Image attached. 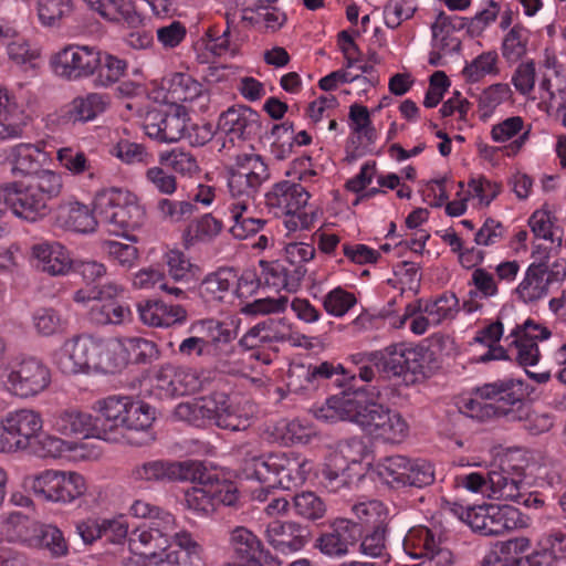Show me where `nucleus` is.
<instances>
[{
  "instance_id": "obj_1",
  "label": "nucleus",
  "mask_w": 566,
  "mask_h": 566,
  "mask_svg": "<svg viewBox=\"0 0 566 566\" xmlns=\"http://www.w3.org/2000/svg\"><path fill=\"white\" fill-rule=\"evenodd\" d=\"M385 386L353 385V392L328 398L315 416L327 422L348 420L376 438L400 442L407 437L409 427L398 411L376 401Z\"/></svg>"
},
{
  "instance_id": "obj_2",
  "label": "nucleus",
  "mask_w": 566,
  "mask_h": 566,
  "mask_svg": "<svg viewBox=\"0 0 566 566\" xmlns=\"http://www.w3.org/2000/svg\"><path fill=\"white\" fill-rule=\"evenodd\" d=\"M434 354L424 346L395 344L381 350L357 353L350 360L357 365L356 381L367 385H386L388 380L401 379L406 385L427 378L434 363Z\"/></svg>"
},
{
  "instance_id": "obj_3",
  "label": "nucleus",
  "mask_w": 566,
  "mask_h": 566,
  "mask_svg": "<svg viewBox=\"0 0 566 566\" xmlns=\"http://www.w3.org/2000/svg\"><path fill=\"white\" fill-rule=\"evenodd\" d=\"M130 513L148 520V523L136 527L128 538L130 551H140V555L146 558L165 559V554L171 551L169 548L172 545L178 547L176 537L180 534H187L195 539L190 532L177 531L176 517L159 506L136 500L130 506Z\"/></svg>"
},
{
  "instance_id": "obj_4",
  "label": "nucleus",
  "mask_w": 566,
  "mask_h": 566,
  "mask_svg": "<svg viewBox=\"0 0 566 566\" xmlns=\"http://www.w3.org/2000/svg\"><path fill=\"white\" fill-rule=\"evenodd\" d=\"M94 211L107 230L116 235L138 229L146 221L145 208L118 188L98 191L94 199Z\"/></svg>"
},
{
  "instance_id": "obj_5",
  "label": "nucleus",
  "mask_w": 566,
  "mask_h": 566,
  "mask_svg": "<svg viewBox=\"0 0 566 566\" xmlns=\"http://www.w3.org/2000/svg\"><path fill=\"white\" fill-rule=\"evenodd\" d=\"M364 442L353 438L339 444V450L332 453L322 469V485L332 493L350 489L364 476L361 457Z\"/></svg>"
},
{
  "instance_id": "obj_6",
  "label": "nucleus",
  "mask_w": 566,
  "mask_h": 566,
  "mask_svg": "<svg viewBox=\"0 0 566 566\" xmlns=\"http://www.w3.org/2000/svg\"><path fill=\"white\" fill-rule=\"evenodd\" d=\"M474 394L483 400L492 401L482 408L488 417H503L509 421V419L527 415V401L524 399L526 389L523 380L497 379L476 387Z\"/></svg>"
},
{
  "instance_id": "obj_7",
  "label": "nucleus",
  "mask_w": 566,
  "mask_h": 566,
  "mask_svg": "<svg viewBox=\"0 0 566 566\" xmlns=\"http://www.w3.org/2000/svg\"><path fill=\"white\" fill-rule=\"evenodd\" d=\"M228 190L237 202H253L262 185L270 179V170L258 154L239 155L227 167Z\"/></svg>"
},
{
  "instance_id": "obj_8",
  "label": "nucleus",
  "mask_w": 566,
  "mask_h": 566,
  "mask_svg": "<svg viewBox=\"0 0 566 566\" xmlns=\"http://www.w3.org/2000/svg\"><path fill=\"white\" fill-rule=\"evenodd\" d=\"M42 418L32 409L10 411L1 420L0 451L17 452L33 444L42 429Z\"/></svg>"
},
{
  "instance_id": "obj_9",
  "label": "nucleus",
  "mask_w": 566,
  "mask_h": 566,
  "mask_svg": "<svg viewBox=\"0 0 566 566\" xmlns=\"http://www.w3.org/2000/svg\"><path fill=\"white\" fill-rule=\"evenodd\" d=\"M197 461L149 460L135 464L129 479L138 484H166L179 480H193L200 470Z\"/></svg>"
},
{
  "instance_id": "obj_10",
  "label": "nucleus",
  "mask_w": 566,
  "mask_h": 566,
  "mask_svg": "<svg viewBox=\"0 0 566 566\" xmlns=\"http://www.w3.org/2000/svg\"><path fill=\"white\" fill-rule=\"evenodd\" d=\"M233 455L247 479L275 486L279 452H264L259 440H251L237 444Z\"/></svg>"
},
{
  "instance_id": "obj_11",
  "label": "nucleus",
  "mask_w": 566,
  "mask_h": 566,
  "mask_svg": "<svg viewBox=\"0 0 566 566\" xmlns=\"http://www.w3.org/2000/svg\"><path fill=\"white\" fill-rule=\"evenodd\" d=\"M465 522L474 533L497 536L521 525V513L511 505H482L470 509Z\"/></svg>"
},
{
  "instance_id": "obj_12",
  "label": "nucleus",
  "mask_w": 566,
  "mask_h": 566,
  "mask_svg": "<svg viewBox=\"0 0 566 566\" xmlns=\"http://www.w3.org/2000/svg\"><path fill=\"white\" fill-rule=\"evenodd\" d=\"M324 380H333L336 386L344 388L340 396L353 392L350 387L356 385L355 375H350L340 364L329 361L307 367L300 365L289 371V386L293 387V390L316 388Z\"/></svg>"
},
{
  "instance_id": "obj_13",
  "label": "nucleus",
  "mask_w": 566,
  "mask_h": 566,
  "mask_svg": "<svg viewBox=\"0 0 566 566\" xmlns=\"http://www.w3.org/2000/svg\"><path fill=\"white\" fill-rule=\"evenodd\" d=\"M50 382V369L40 359L30 356L22 358L12 367L6 385L12 395L29 398L45 390Z\"/></svg>"
},
{
  "instance_id": "obj_14",
  "label": "nucleus",
  "mask_w": 566,
  "mask_h": 566,
  "mask_svg": "<svg viewBox=\"0 0 566 566\" xmlns=\"http://www.w3.org/2000/svg\"><path fill=\"white\" fill-rule=\"evenodd\" d=\"M99 62V50L87 45H67L52 59V66L59 76L69 81L91 77Z\"/></svg>"
},
{
  "instance_id": "obj_15",
  "label": "nucleus",
  "mask_w": 566,
  "mask_h": 566,
  "mask_svg": "<svg viewBox=\"0 0 566 566\" xmlns=\"http://www.w3.org/2000/svg\"><path fill=\"white\" fill-rule=\"evenodd\" d=\"M8 207L18 218L36 222L46 217L51 209L49 201L38 192L31 184L12 181L1 185Z\"/></svg>"
},
{
  "instance_id": "obj_16",
  "label": "nucleus",
  "mask_w": 566,
  "mask_h": 566,
  "mask_svg": "<svg viewBox=\"0 0 566 566\" xmlns=\"http://www.w3.org/2000/svg\"><path fill=\"white\" fill-rule=\"evenodd\" d=\"M363 535V525L348 518H336L315 539L314 547L331 558H343Z\"/></svg>"
},
{
  "instance_id": "obj_17",
  "label": "nucleus",
  "mask_w": 566,
  "mask_h": 566,
  "mask_svg": "<svg viewBox=\"0 0 566 566\" xmlns=\"http://www.w3.org/2000/svg\"><path fill=\"white\" fill-rule=\"evenodd\" d=\"M73 525L74 533L85 546H92L103 538L112 544L122 545L128 535V523L122 515L112 518L90 515L75 521Z\"/></svg>"
},
{
  "instance_id": "obj_18",
  "label": "nucleus",
  "mask_w": 566,
  "mask_h": 566,
  "mask_svg": "<svg viewBox=\"0 0 566 566\" xmlns=\"http://www.w3.org/2000/svg\"><path fill=\"white\" fill-rule=\"evenodd\" d=\"M72 270L81 275L86 284L74 293L73 300L76 303L109 300L120 292L119 286L113 282L101 284V280L106 275V266L103 263L93 260L73 261Z\"/></svg>"
},
{
  "instance_id": "obj_19",
  "label": "nucleus",
  "mask_w": 566,
  "mask_h": 566,
  "mask_svg": "<svg viewBox=\"0 0 566 566\" xmlns=\"http://www.w3.org/2000/svg\"><path fill=\"white\" fill-rule=\"evenodd\" d=\"M178 549L165 554V559L154 560L135 552L136 556L123 559V566H206L203 547L187 534L176 537Z\"/></svg>"
},
{
  "instance_id": "obj_20",
  "label": "nucleus",
  "mask_w": 566,
  "mask_h": 566,
  "mask_svg": "<svg viewBox=\"0 0 566 566\" xmlns=\"http://www.w3.org/2000/svg\"><path fill=\"white\" fill-rule=\"evenodd\" d=\"M129 397L109 396L94 403L97 439L117 442L124 437L123 420Z\"/></svg>"
},
{
  "instance_id": "obj_21",
  "label": "nucleus",
  "mask_w": 566,
  "mask_h": 566,
  "mask_svg": "<svg viewBox=\"0 0 566 566\" xmlns=\"http://www.w3.org/2000/svg\"><path fill=\"white\" fill-rule=\"evenodd\" d=\"M228 546L232 557L243 566L279 565L276 558L264 551L261 539L244 526H235L229 532Z\"/></svg>"
},
{
  "instance_id": "obj_22",
  "label": "nucleus",
  "mask_w": 566,
  "mask_h": 566,
  "mask_svg": "<svg viewBox=\"0 0 566 566\" xmlns=\"http://www.w3.org/2000/svg\"><path fill=\"white\" fill-rule=\"evenodd\" d=\"M188 120V114L181 107L171 113L153 109L145 116L144 129L150 138L163 143H175L185 136Z\"/></svg>"
},
{
  "instance_id": "obj_23",
  "label": "nucleus",
  "mask_w": 566,
  "mask_h": 566,
  "mask_svg": "<svg viewBox=\"0 0 566 566\" xmlns=\"http://www.w3.org/2000/svg\"><path fill=\"white\" fill-rule=\"evenodd\" d=\"M218 129L231 142L247 140L261 132L260 114L249 106H232L221 113Z\"/></svg>"
},
{
  "instance_id": "obj_24",
  "label": "nucleus",
  "mask_w": 566,
  "mask_h": 566,
  "mask_svg": "<svg viewBox=\"0 0 566 566\" xmlns=\"http://www.w3.org/2000/svg\"><path fill=\"white\" fill-rule=\"evenodd\" d=\"M92 337L78 336L66 340L53 354V364L65 375H75L92 368Z\"/></svg>"
},
{
  "instance_id": "obj_25",
  "label": "nucleus",
  "mask_w": 566,
  "mask_h": 566,
  "mask_svg": "<svg viewBox=\"0 0 566 566\" xmlns=\"http://www.w3.org/2000/svg\"><path fill=\"white\" fill-rule=\"evenodd\" d=\"M211 423L231 431L247 430L251 423V415L227 394L216 391L211 394Z\"/></svg>"
},
{
  "instance_id": "obj_26",
  "label": "nucleus",
  "mask_w": 566,
  "mask_h": 566,
  "mask_svg": "<svg viewBox=\"0 0 566 566\" xmlns=\"http://www.w3.org/2000/svg\"><path fill=\"white\" fill-rule=\"evenodd\" d=\"M310 199V193L301 185L291 180L276 182L265 193V205L274 216L281 217L303 209Z\"/></svg>"
},
{
  "instance_id": "obj_27",
  "label": "nucleus",
  "mask_w": 566,
  "mask_h": 566,
  "mask_svg": "<svg viewBox=\"0 0 566 566\" xmlns=\"http://www.w3.org/2000/svg\"><path fill=\"white\" fill-rule=\"evenodd\" d=\"M310 537V527L293 521H274L271 522L265 530L268 543L282 553L302 549Z\"/></svg>"
},
{
  "instance_id": "obj_28",
  "label": "nucleus",
  "mask_w": 566,
  "mask_h": 566,
  "mask_svg": "<svg viewBox=\"0 0 566 566\" xmlns=\"http://www.w3.org/2000/svg\"><path fill=\"white\" fill-rule=\"evenodd\" d=\"M31 253L36 261V268L50 275H65L72 270L73 260L69 251L56 241L36 243Z\"/></svg>"
},
{
  "instance_id": "obj_29",
  "label": "nucleus",
  "mask_w": 566,
  "mask_h": 566,
  "mask_svg": "<svg viewBox=\"0 0 566 566\" xmlns=\"http://www.w3.org/2000/svg\"><path fill=\"white\" fill-rule=\"evenodd\" d=\"M140 321L154 327H170L186 319L187 312L180 305H168L163 301L146 300L137 304Z\"/></svg>"
},
{
  "instance_id": "obj_30",
  "label": "nucleus",
  "mask_w": 566,
  "mask_h": 566,
  "mask_svg": "<svg viewBox=\"0 0 566 566\" xmlns=\"http://www.w3.org/2000/svg\"><path fill=\"white\" fill-rule=\"evenodd\" d=\"M9 160L14 176L32 177L48 161V155L38 145L21 143L10 149Z\"/></svg>"
},
{
  "instance_id": "obj_31",
  "label": "nucleus",
  "mask_w": 566,
  "mask_h": 566,
  "mask_svg": "<svg viewBox=\"0 0 566 566\" xmlns=\"http://www.w3.org/2000/svg\"><path fill=\"white\" fill-rule=\"evenodd\" d=\"M52 426L55 431L66 437L82 434L85 438H97L94 417L77 408L55 412L52 417Z\"/></svg>"
},
{
  "instance_id": "obj_32",
  "label": "nucleus",
  "mask_w": 566,
  "mask_h": 566,
  "mask_svg": "<svg viewBox=\"0 0 566 566\" xmlns=\"http://www.w3.org/2000/svg\"><path fill=\"white\" fill-rule=\"evenodd\" d=\"M96 213L80 202H63L56 208L55 219L60 227L75 232H93L97 226Z\"/></svg>"
},
{
  "instance_id": "obj_33",
  "label": "nucleus",
  "mask_w": 566,
  "mask_h": 566,
  "mask_svg": "<svg viewBox=\"0 0 566 566\" xmlns=\"http://www.w3.org/2000/svg\"><path fill=\"white\" fill-rule=\"evenodd\" d=\"M311 470L306 458L295 452H279L275 486L291 490L306 480Z\"/></svg>"
},
{
  "instance_id": "obj_34",
  "label": "nucleus",
  "mask_w": 566,
  "mask_h": 566,
  "mask_svg": "<svg viewBox=\"0 0 566 566\" xmlns=\"http://www.w3.org/2000/svg\"><path fill=\"white\" fill-rule=\"evenodd\" d=\"M92 368L105 374H115L125 367L119 338L107 340L92 337Z\"/></svg>"
},
{
  "instance_id": "obj_35",
  "label": "nucleus",
  "mask_w": 566,
  "mask_h": 566,
  "mask_svg": "<svg viewBox=\"0 0 566 566\" xmlns=\"http://www.w3.org/2000/svg\"><path fill=\"white\" fill-rule=\"evenodd\" d=\"M489 489L490 497L518 503L521 502L522 494L525 491L523 473L521 471L511 473L504 469L490 471Z\"/></svg>"
},
{
  "instance_id": "obj_36",
  "label": "nucleus",
  "mask_w": 566,
  "mask_h": 566,
  "mask_svg": "<svg viewBox=\"0 0 566 566\" xmlns=\"http://www.w3.org/2000/svg\"><path fill=\"white\" fill-rule=\"evenodd\" d=\"M87 6L109 21H124L130 28L143 23V17L132 0H84Z\"/></svg>"
},
{
  "instance_id": "obj_37",
  "label": "nucleus",
  "mask_w": 566,
  "mask_h": 566,
  "mask_svg": "<svg viewBox=\"0 0 566 566\" xmlns=\"http://www.w3.org/2000/svg\"><path fill=\"white\" fill-rule=\"evenodd\" d=\"M545 272L546 263L542 261L534 262L527 268L524 279L515 289V293L521 301L533 303L547 295L551 284L545 276Z\"/></svg>"
},
{
  "instance_id": "obj_38",
  "label": "nucleus",
  "mask_w": 566,
  "mask_h": 566,
  "mask_svg": "<svg viewBox=\"0 0 566 566\" xmlns=\"http://www.w3.org/2000/svg\"><path fill=\"white\" fill-rule=\"evenodd\" d=\"M199 468L200 470L196 475H200V478L196 476V479L191 480L192 482H198V485L186 491L185 502L189 510L209 514L214 511L211 475L206 472L202 463H200Z\"/></svg>"
},
{
  "instance_id": "obj_39",
  "label": "nucleus",
  "mask_w": 566,
  "mask_h": 566,
  "mask_svg": "<svg viewBox=\"0 0 566 566\" xmlns=\"http://www.w3.org/2000/svg\"><path fill=\"white\" fill-rule=\"evenodd\" d=\"M441 544V533L421 525L410 528L403 538V549L413 558L424 559Z\"/></svg>"
},
{
  "instance_id": "obj_40",
  "label": "nucleus",
  "mask_w": 566,
  "mask_h": 566,
  "mask_svg": "<svg viewBox=\"0 0 566 566\" xmlns=\"http://www.w3.org/2000/svg\"><path fill=\"white\" fill-rule=\"evenodd\" d=\"M512 345L515 348V360L525 369L526 375L537 384H545L551 379L549 370L532 371L528 367H534L539 363L541 353L538 344L530 338L514 337Z\"/></svg>"
},
{
  "instance_id": "obj_41",
  "label": "nucleus",
  "mask_w": 566,
  "mask_h": 566,
  "mask_svg": "<svg viewBox=\"0 0 566 566\" xmlns=\"http://www.w3.org/2000/svg\"><path fill=\"white\" fill-rule=\"evenodd\" d=\"M211 395L180 402L174 410L176 420L185 421L196 427L211 423Z\"/></svg>"
},
{
  "instance_id": "obj_42",
  "label": "nucleus",
  "mask_w": 566,
  "mask_h": 566,
  "mask_svg": "<svg viewBox=\"0 0 566 566\" xmlns=\"http://www.w3.org/2000/svg\"><path fill=\"white\" fill-rule=\"evenodd\" d=\"M154 420V411L149 405L143 401H133L130 398H128V405L125 410L123 420V438L129 442H133L132 437L128 433L132 431L147 432ZM146 434L148 436V433Z\"/></svg>"
},
{
  "instance_id": "obj_43",
  "label": "nucleus",
  "mask_w": 566,
  "mask_h": 566,
  "mask_svg": "<svg viewBox=\"0 0 566 566\" xmlns=\"http://www.w3.org/2000/svg\"><path fill=\"white\" fill-rule=\"evenodd\" d=\"M30 547L46 549L54 558L69 554V542L63 532L52 524H40Z\"/></svg>"
},
{
  "instance_id": "obj_44",
  "label": "nucleus",
  "mask_w": 566,
  "mask_h": 566,
  "mask_svg": "<svg viewBox=\"0 0 566 566\" xmlns=\"http://www.w3.org/2000/svg\"><path fill=\"white\" fill-rule=\"evenodd\" d=\"M411 460L403 455H390L376 464L378 476L387 484L396 488L406 486Z\"/></svg>"
},
{
  "instance_id": "obj_45",
  "label": "nucleus",
  "mask_w": 566,
  "mask_h": 566,
  "mask_svg": "<svg viewBox=\"0 0 566 566\" xmlns=\"http://www.w3.org/2000/svg\"><path fill=\"white\" fill-rule=\"evenodd\" d=\"M40 526L20 512L10 513L2 523V530L9 542H19L31 546Z\"/></svg>"
},
{
  "instance_id": "obj_46",
  "label": "nucleus",
  "mask_w": 566,
  "mask_h": 566,
  "mask_svg": "<svg viewBox=\"0 0 566 566\" xmlns=\"http://www.w3.org/2000/svg\"><path fill=\"white\" fill-rule=\"evenodd\" d=\"M471 283L475 289L469 292L470 300L463 302V308L468 313L481 308V305L474 301L475 297L490 298L496 296L499 293V287L493 274L483 268H476L472 272Z\"/></svg>"
},
{
  "instance_id": "obj_47",
  "label": "nucleus",
  "mask_w": 566,
  "mask_h": 566,
  "mask_svg": "<svg viewBox=\"0 0 566 566\" xmlns=\"http://www.w3.org/2000/svg\"><path fill=\"white\" fill-rule=\"evenodd\" d=\"M125 366L128 363L146 364L158 357V349L154 342L142 337L119 338Z\"/></svg>"
},
{
  "instance_id": "obj_48",
  "label": "nucleus",
  "mask_w": 566,
  "mask_h": 566,
  "mask_svg": "<svg viewBox=\"0 0 566 566\" xmlns=\"http://www.w3.org/2000/svg\"><path fill=\"white\" fill-rule=\"evenodd\" d=\"M127 62L115 55L99 51V62L94 75L95 86L108 87L117 83L126 73Z\"/></svg>"
},
{
  "instance_id": "obj_49",
  "label": "nucleus",
  "mask_w": 566,
  "mask_h": 566,
  "mask_svg": "<svg viewBox=\"0 0 566 566\" xmlns=\"http://www.w3.org/2000/svg\"><path fill=\"white\" fill-rule=\"evenodd\" d=\"M251 202H233L229 206L231 219L234 224L230 228L231 234L238 240H244L250 235L258 233L265 224V220L252 217H244Z\"/></svg>"
},
{
  "instance_id": "obj_50",
  "label": "nucleus",
  "mask_w": 566,
  "mask_h": 566,
  "mask_svg": "<svg viewBox=\"0 0 566 566\" xmlns=\"http://www.w3.org/2000/svg\"><path fill=\"white\" fill-rule=\"evenodd\" d=\"M235 280L237 273L233 269L221 268L203 279L200 285V292L209 300L221 301Z\"/></svg>"
},
{
  "instance_id": "obj_51",
  "label": "nucleus",
  "mask_w": 566,
  "mask_h": 566,
  "mask_svg": "<svg viewBox=\"0 0 566 566\" xmlns=\"http://www.w3.org/2000/svg\"><path fill=\"white\" fill-rule=\"evenodd\" d=\"M221 230L222 221L207 213L187 226L184 231V239L189 244L197 241L209 242L216 238Z\"/></svg>"
},
{
  "instance_id": "obj_52",
  "label": "nucleus",
  "mask_w": 566,
  "mask_h": 566,
  "mask_svg": "<svg viewBox=\"0 0 566 566\" xmlns=\"http://www.w3.org/2000/svg\"><path fill=\"white\" fill-rule=\"evenodd\" d=\"M61 471L45 470L39 474L24 479V485L30 488L34 495L50 502H55Z\"/></svg>"
},
{
  "instance_id": "obj_53",
  "label": "nucleus",
  "mask_w": 566,
  "mask_h": 566,
  "mask_svg": "<svg viewBox=\"0 0 566 566\" xmlns=\"http://www.w3.org/2000/svg\"><path fill=\"white\" fill-rule=\"evenodd\" d=\"M73 11V0H38V18L44 27H59Z\"/></svg>"
},
{
  "instance_id": "obj_54",
  "label": "nucleus",
  "mask_w": 566,
  "mask_h": 566,
  "mask_svg": "<svg viewBox=\"0 0 566 566\" xmlns=\"http://www.w3.org/2000/svg\"><path fill=\"white\" fill-rule=\"evenodd\" d=\"M207 332L209 340L207 347H214L219 353L228 354L231 352V342L235 338V333L224 323L216 319H203L199 323Z\"/></svg>"
},
{
  "instance_id": "obj_55",
  "label": "nucleus",
  "mask_w": 566,
  "mask_h": 566,
  "mask_svg": "<svg viewBox=\"0 0 566 566\" xmlns=\"http://www.w3.org/2000/svg\"><path fill=\"white\" fill-rule=\"evenodd\" d=\"M459 300L454 293H443L434 301L424 302V313L439 325L444 319H452L459 311Z\"/></svg>"
},
{
  "instance_id": "obj_56",
  "label": "nucleus",
  "mask_w": 566,
  "mask_h": 566,
  "mask_svg": "<svg viewBox=\"0 0 566 566\" xmlns=\"http://www.w3.org/2000/svg\"><path fill=\"white\" fill-rule=\"evenodd\" d=\"M168 90L174 98L181 102H191L202 96V85L186 73L172 74Z\"/></svg>"
},
{
  "instance_id": "obj_57",
  "label": "nucleus",
  "mask_w": 566,
  "mask_h": 566,
  "mask_svg": "<svg viewBox=\"0 0 566 566\" xmlns=\"http://www.w3.org/2000/svg\"><path fill=\"white\" fill-rule=\"evenodd\" d=\"M293 510L305 520L316 521L324 517L326 505L314 492L306 491L293 496Z\"/></svg>"
},
{
  "instance_id": "obj_58",
  "label": "nucleus",
  "mask_w": 566,
  "mask_h": 566,
  "mask_svg": "<svg viewBox=\"0 0 566 566\" xmlns=\"http://www.w3.org/2000/svg\"><path fill=\"white\" fill-rule=\"evenodd\" d=\"M197 205L190 200H170L160 198L157 201L156 210L159 217L170 222H181L188 220L196 211Z\"/></svg>"
},
{
  "instance_id": "obj_59",
  "label": "nucleus",
  "mask_w": 566,
  "mask_h": 566,
  "mask_svg": "<svg viewBox=\"0 0 566 566\" xmlns=\"http://www.w3.org/2000/svg\"><path fill=\"white\" fill-rule=\"evenodd\" d=\"M527 40V30L522 25H514L503 39V57L510 63L521 60L526 53Z\"/></svg>"
},
{
  "instance_id": "obj_60",
  "label": "nucleus",
  "mask_w": 566,
  "mask_h": 566,
  "mask_svg": "<svg viewBox=\"0 0 566 566\" xmlns=\"http://www.w3.org/2000/svg\"><path fill=\"white\" fill-rule=\"evenodd\" d=\"M109 96L101 93H88L73 99L82 123L94 120L109 105Z\"/></svg>"
},
{
  "instance_id": "obj_61",
  "label": "nucleus",
  "mask_w": 566,
  "mask_h": 566,
  "mask_svg": "<svg viewBox=\"0 0 566 566\" xmlns=\"http://www.w3.org/2000/svg\"><path fill=\"white\" fill-rule=\"evenodd\" d=\"M57 488L56 503H71L83 496L87 490L85 479L75 472H61Z\"/></svg>"
},
{
  "instance_id": "obj_62",
  "label": "nucleus",
  "mask_w": 566,
  "mask_h": 566,
  "mask_svg": "<svg viewBox=\"0 0 566 566\" xmlns=\"http://www.w3.org/2000/svg\"><path fill=\"white\" fill-rule=\"evenodd\" d=\"M29 184H31V186L40 192L46 201L56 198L61 193L63 187L61 175L44 168L32 176Z\"/></svg>"
},
{
  "instance_id": "obj_63",
  "label": "nucleus",
  "mask_w": 566,
  "mask_h": 566,
  "mask_svg": "<svg viewBox=\"0 0 566 566\" xmlns=\"http://www.w3.org/2000/svg\"><path fill=\"white\" fill-rule=\"evenodd\" d=\"M357 300L353 293L342 287L329 291L323 298L325 311L334 316H344L355 304Z\"/></svg>"
},
{
  "instance_id": "obj_64",
  "label": "nucleus",
  "mask_w": 566,
  "mask_h": 566,
  "mask_svg": "<svg viewBox=\"0 0 566 566\" xmlns=\"http://www.w3.org/2000/svg\"><path fill=\"white\" fill-rule=\"evenodd\" d=\"M415 11L416 6L412 0H389L384 8L385 24L396 29L403 21L412 18Z\"/></svg>"
}]
</instances>
